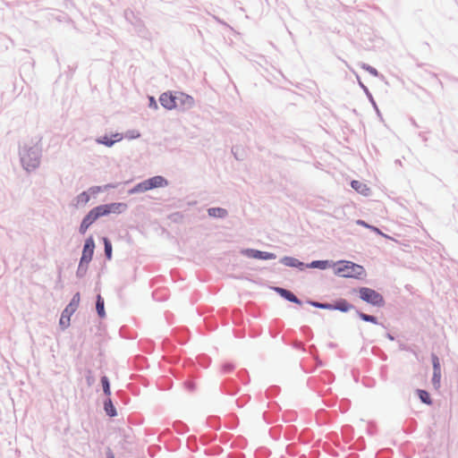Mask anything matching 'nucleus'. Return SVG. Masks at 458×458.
Instances as JSON below:
<instances>
[{
  "instance_id": "f257e3e1",
  "label": "nucleus",
  "mask_w": 458,
  "mask_h": 458,
  "mask_svg": "<svg viewBox=\"0 0 458 458\" xmlns=\"http://www.w3.org/2000/svg\"><path fill=\"white\" fill-rule=\"evenodd\" d=\"M335 274L343 277L359 278L365 274L363 267L352 261L343 260L337 263Z\"/></svg>"
},
{
  "instance_id": "f03ea898",
  "label": "nucleus",
  "mask_w": 458,
  "mask_h": 458,
  "mask_svg": "<svg viewBox=\"0 0 458 458\" xmlns=\"http://www.w3.org/2000/svg\"><path fill=\"white\" fill-rule=\"evenodd\" d=\"M21 160L27 171L37 168L40 163L39 151L35 148H23L21 152Z\"/></svg>"
},
{
  "instance_id": "7ed1b4c3",
  "label": "nucleus",
  "mask_w": 458,
  "mask_h": 458,
  "mask_svg": "<svg viewBox=\"0 0 458 458\" xmlns=\"http://www.w3.org/2000/svg\"><path fill=\"white\" fill-rule=\"evenodd\" d=\"M166 185L167 181L164 177L157 175L139 183L131 192L147 191L154 188L165 187Z\"/></svg>"
},
{
  "instance_id": "20e7f679",
  "label": "nucleus",
  "mask_w": 458,
  "mask_h": 458,
  "mask_svg": "<svg viewBox=\"0 0 458 458\" xmlns=\"http://www.w3.org/2000/svg\"><path fill=\"white\" fill-rule=\"evenodd\" d=\"M359 293L360 299L368 303H370L374 306H382L384 304V299L382 295H380L373 289L361 287L359 290Z\"/></svg>"
},
{
  "instance_id": "39448f33",
  "label": "nucleus",
  "mask_w": 458,
  "mask_h": 458,
  "mask_svg": "<svg viewBox=\"0 0 458 458\" xmlns=\"http://www.w3.org/2000/svg\"><path fill=\"white\" fill-rule=\"evenodd\" d=\"M100 216H103L98 206L91 209L88 215L83 218L80 225V233L84 234L89 227Z\"/></svg>"
},
{
  "instance_id": "423d86ee",
  "label": "nucleus",
  "mask_w": 458,
  "mask_h": 458,
  "mask_svg": "<svg viewBox=\"0 0 458 458\" xmlns=\"http://www.w3.org/2000/svg\"><path fill=\"white\" fill-rule=\"evenodd\" d=\"M94 248H95V243H94L93 238L92 237L88 238L84 244L82 256L81 259V266L83 263L88 264L92 259L93 253H94Z\"/></svg>"
},
{
  "instance_id": "0eeeda50",
  "label": "nucleus",
  "mask_w": 458,
  "mask_h": 458,
  "mask_svg": "<svg viewBox=\"0 0 458 458\" xmlns=\"http://www.w3.org/2000/svg\"><path fill=\"white\" fill-rule=\"evenodd\" d=\"M102 216H106L111 213L120 214L126 209L127 206L124 203H111L106 205L98 206Z\"/></svg>"
},
{
  "instance_id": "6e6552de",
  "label": "nucleus",
  "mask_w": 458,
  "mask_h": 458,
  "mask_svg": "<svg viewBox=\"0 0 458 458\" xmlns=\"http://www.w3.org/2000/svg\"><path fill=\"white\" fill-rule=\"evenodd\" d=\"M175 100L176 108L189 109L194 105L193 98L182 92L175 93Z\"/></svg>"
},
{
  "instance_id": "1a4fd4ad",
  "label": "nucleus",
  "mask_w": 458,
  "mask_h": 458,
  "mask_svg": "<svg viewBox=\"0 0 458 458\" xmlns=\"http://www.w3.org/2000/svg\"><path fill=\"white\" fill-rule=\"evenodd\" d=\"M242 253L249 258L258 259H276V255L270 252H264L253 249H246L242 250Z\"/></svg>"
},
{
  "instance_id": "9d476101",
  "label": "nucleus",
  "mask_w": 458,
  "mask_h": 458,
  "mask_svg": "<svg viewBox=\"0 0 458 458\" xmlns=\"http://www.w3.org/2000/svg\"><path fill=\"white\" fill-rule=\"evenodd\" d=\"M160 104L166 109H174L176 108L175 105V94L172 93H163L159 98Z\"/></svg>"
},
{
  "instance_id": "9b49d317",
  "label": "nucleus",
  "mask_w": 458,
  "mask_h": 458,
  "mask_svg": "<svg viewBox=\"0 0 458 458\" xmlns=\"http://www.w3.org/2000/svg\"><path fill=\"white\" fill-rule=\"evenodd\" d=\"M351 186L353 190H355L358 193L363 196H369L370 193V189L368 185L362 182L353 180L351 182Z\"/></svg>"
},
{
  "instance_id": "f8f14e48",
  "label": "nucleus",
  "mask_w": 458,
  "mask_h": 458,
  "mask_svg": "<svg viewBox=\"0 0 458 458\" xmlns=\"http://www.w3.org/2000/svg\"><path fill=\"white\" fill-rule=\"evenodd\" d=\"M275 291L279 293L283 298L288 300L289 301L301 304V301L290 291L281 288V287H275Z\"/></svg>"
},
{
  "instance_id": "ddd939ff",
  "label": "nucleus",
  "mask_w": 458,
  "mask_h": 458,
  "mask_svg": "<svg viewBox=\"0 0 458 458\" xmlns=\"http://www.w3.org/2000/svg\"><path fill=\"white\" fill-rule=\"evenodd\" d=\"M80 301H81V296H80V293H77L73 295L69 305L64 309L65 312H70L72 314L77 310V308L80 304Z\"/></svg>"
},
{
  "instance_id": "4468645a",
  "label": "nucleus",
  "mask_w": 458,
  "mask_h": 458,
  "mask_svg": "<svg viewBox=\"0 0 458 458\" xmlns=\"http://www.w3.org/2000/svg\"><path fill=\"white\" fill-rule=\"evenodd\" d=\"M112 137L114 138L113 140H111L108 136H104L98 141L107 147H111L114 142L120 141L123 139L122 135L119 133H115Z\"/></svg>"
},
{
  "instance_id": "2eb2a0df",
  "label": "nucleus",
  "mask_w": 458,
  "mask_h": 458,
  "mask_svg": "<svg viewBox=\"0 0 458 458\" xmlns=\"http://www.w3.org/2000/svg\"><path fill=\"white\" fill-rule=\"evenodd\" d=\"M89 199H90L89 195L86 191H83L76 197L75 207L76 208L84 207L88 204Z\"/></svg>"
},
{
  "instance_id": "dca6fc26",
  "label": "nucleus",
  "mask_w": 458,
  "mask_h": 458,
  "mask_svg": "<svg viewBox=\"0 0 458 458\" xmlns=\"http://www.w3.org/2000/svg\"><path fill=\"white\" fill-rule=\"evenodd\" d=\"M353 308L352 304H350L346 300H340L335 302L333 306V309L338 310L343 312H346L351 310Z\"/></svg>"
},
{
  "instance_id": "f3484780",
  "label": "nucleus",
  "mask_w": 458,
  "mask_h": 458,
  "mask_svg": "<svg viewBox=\"0 0 458 458\" xmlns=\"http://www.w3.org/2000/svg\"><path fill=\"white\" fill-rule=\"evenodd\" d=\"M208 213L214 217H225L227 215V211L221 208H211L208 210Z\"/></svg>"
},
{
  "instance_id": "a211bd4d",
  "label": "nucleus",
  "mask_w": 458,
  "mask_h": 458,
  "mask_svg": "<svg viewBox=\"0 0 458 458\" xmlns=\"http://www.w3.org/2000/svg\"><path fill=\"white\" fill-rule=\"evenodd\" d=\"M96 308H97L98 316L100 318H104L106 315L105 309H104V300L102 299V297L100 295H98Z\"/></svg>"
},
{
  "instance_id": "6ab92c4d",
  "label": "nucleus",
  "mask_w": 458,
  "mask_h": 458,
  "mask_svg": "<svg viewBox=\"0 0 458 458\" xmlns=\"http://www.w3.org/2000/svg\"><path fill=\"white\" fill-rule=\"evenodd\" d=\"M441 370L433 371L432 384L436 389L440 387Z\"/></svg>"
},
{
  "instance_id": "aec40b11",
  "label": "nucleus",
  "mask_w": 458,
  "mask_h": 458,
  "mask_svg": "<svg viewBox=\"0 0 458 458\" xmlns=\"http://www.w3.org/2000/svg\"><path fill=\"white\" fill-rule=\"evenodd\" d=\"M418 394H419L420 399L424 403H427V404H431L432 403V401H431V398L429 396V394L427 391H425V390H419L418 391Z\"/></svg>"
},
{
  "instance_id": "412c9836",
  "label": "nucleus",
  "mask_w": 458,
  "mask_h": 458,
  "mask_svg": "<svg viewBox=\"0 0 458 458\" xmlns=\"http://www.w3.org/2000/svg\"><path fill=\"white\" fill-rule=\"evenodd\" d=\"M105 411L111 417H114L116 414L115 409L110 399L105 402Z\"/></svg>"
},
{
  "instance_id": "4be33fe9",
  "label": "nucleus",
  "mask_w": 458,
  "mask_h": 458,
  "mask_svg": "<svg viewBox=\"0 0 458 458\" xmlns=\"http://www.w3.org/2000/svg\"><path fill=\"white\" fill-rule=\"evenodd\" d=\"M71 315H72V313L65 312V310H64L60 318V325L63 326L64 327H66L70 323Z\"/></svg>"
},
{
  "instance_id": "5701e85b",
  "label": "nucleus",
  "mask_w": 458,
  "mask_h": 458,
  "mask_svg": "<svg viewBox=\"0 0 458 458\" xmlns=\"http://www.w3.org/2000/svg\"><path fill=\"white\" fill-rule=\"evenodd\" d=\"M105 253L108 259L112 258V245L107 238H104Z\"/></svg>"
},
{
  "instance_id": "b1692460",
  "label": "nucleus",
  "mask_w": 458,
  "mask_h": 458,
  "mask_svg": "<svg viewBox=\"0 0 458 458\" xmlns=\"http://www.w3.org/2000/svg\"><path fill=\"white\" fill-rule=\"evenodd\" d=\"M101 383L103 386V390L106 395H110V386H109V381L106 377H102Z\"/></svg>"
},
{
  "instance_id": "393cba45",
  "label": "nucleus",
  "mask_w": 458,
  "mask_h": 458,
  "mask_svg": "<svg viewBox=\"0 0 458 458\" xmlns=\"http://www.w3.org/2000/svg\"><path fill=\"white\" fill-rule=\"evenodd\" d=\"M282 263L290 267H296L299 261L293 258L285 257L282 259Z\"/></svg>"
},
{
  "instance_id": "a878e982",
  "label": "nucleus",
  "mask_w": 458,
  "mask_h": 458,
  "mask_svg": "<svg viewBox=\"0 0 458 458\" xmlns=\"http://www.w3.org/2000/svg\"><path fill=\"white\" fill-rule=\"evenodd\" d=\"M359 317L364 320V321H367V322H371V323H374L376 324L377 323V318L374 317V316H370V315H367L365 313H359Z\"/></svg>"
},
{
  "instance_id": "bb28decb",
  "label": "nucleus",
  "mask_w": 458,
  "mask_h": 458,
  "mask_svg": "<svg viewBox=\"0 0 458 458\" xmlns=\"http://www.w3.org/2000/svg\"><path fill=\"white\" fill-rule=\"evenodd\" d=\"M310 305L317 307V308H320V309H325V310H332L333 309V305L327 304V303H320V302H316V301H310Z\"/></svg>"
},
{
  "instance_id": "cd10ccee",
  "label": "nucleus",
  "mask_w": 458,
  "mask_h": 458,
  "mask_svg": "<svg viewBox=\"0 0 458 458\" xmlns=\"http://www.w3.org/2000/svg\"><path fill=\"white\" fill-rule=\"evenodd\" d=\"M433 370H441L439 360L436 355L432 356Z\"/></svg>"
},
{
  "instance_id": "c85d7f7f",
  "label": "nucleus",
  "mask_w": 458,
  "mask_h": 458,
  "mask_svg": "<svg viewBox=\"0 0 458 458\" xmlns=\"http://www.w3.org/2000/svg\"><path fill=\"white\" fill-rule=\"evenodd\" d=\"M327 261H313L311 263L312 267L326 268Z\"/></svg>"
},
{
  "instance_id": "c756f323",
  "label": "nucleus",
  "mask_w": 458,
  "mask_h": 458,
  "mask_svg": "<svg viewBox=\"0 0 458 458\" xmlns=\"http://www.w3.org/2000/svg\"><path fill=\"white\" fill-rule=\"evenodd\" d=\"M370 230L375 232L376 233H377L379 235H382V236H384L386 238H388V236L386 235L385 233H383L377 227H375V226L371 225Z\"/></svg>"
},
{
  "instance_id": "7c9ffc66",
  "label": "nucleus",
  "mask_w": 458,
  "mask_h": 458,
  "mask_svg": "<svg viewBox=\"0 0 458 458\" xmlns=\"http://www.w3.org/2000/svg\"><path fill=\"white\" fill-rule=\"evenodd\" d=\"M356 224H357V225H361V226H363V227L369 228V229H370V227H371V225H370L367 224V223H366L365 221H363V220H357V221H356Z\"/></svg>"
},
{
  "instance_id": "2f4dec72",
  "label": "nucleus",
  "mask_w": 458,
  "mask_h": 458,
  "mask_svg": "<svg viewBox=\"0 0 458 458\" xmlns=\"http://www.w3.org/2000/svg\"><path fill=\"white\" fill-rule=\"evenodd\" d=\"M108 458H114V454H110L108 455Z\"/></svg>"
},
{
  "instance_id": "473e14b6",
  "label": "nucleus",
  "mask_w": 458,
  "mask_h": 458,
  "mask_svg": "<svg viewBox=\"0 0 458 458\" xmlns=\"http://www.w3.org/2000/svg\"><path fill=\"white\" fill-rule=\"evenodd\" d=\"M153 101H154V98H150V103H153Z\"/></svg>"
},
{
  "instance_id": "72a5a7b5",
  "label": "nucleus",
  "mask_w": 458,
  "mask_h": 458,
  "mask_svg": "<svg viewBox=\"0 0 458 458\" xmlns=\"http://www.w3.org/2000/svg\"><path fill=\"white\" fill-rule=\"evenodd\" d=\"M153 101H154V98H150V103H153Z\"/></svg>"
}]
</instances>
